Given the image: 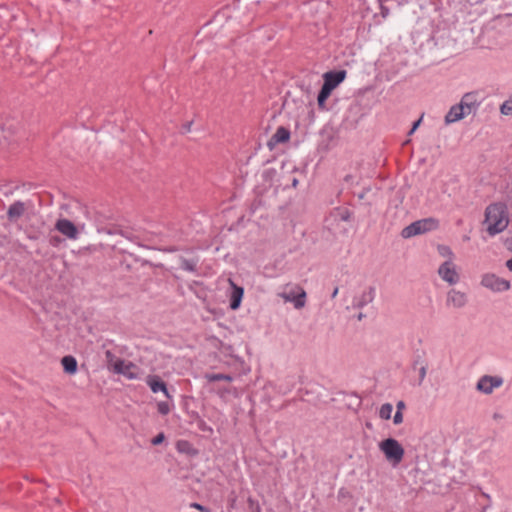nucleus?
<instances>
[{
  "label": "nucleus",
  "instance_id": "6e6552de",
  "mask_svg": "<svg viewBox=\"0 0 512 512\" xmlns=\"http://www.w3.org/2000/svg\"><path fill=\"white\" fill-rule=\"evenodd\" d=\"M468 304L466 292L451 288L446 293L445 305L451 309H463Z\"/></svg>",
  "mask_w": 512,
  "mask_h": 512
},
{
  "label": "nucleus",
  "instance_id": "bb28decb",
  "mask_svg": "<svg viewBox=\"0 0 512 512\" xmlns=\"http://www.w3.org/2000/svg\"><path fill=\"white\" fill-rule=\"evenodd\" d=\"M157 409L160 414L167 415L170 412V405L167 402H159Z\"/></svg>",
  "mask_w": 512,
  "mask_h": 512
},
{
  "label": "nucleus",
  "instance_id": "4be33fe9",
  "mask_svg": "<svg viewBox=\"0 0 512 512\" xmlns=\"http://www.w3.org/2000/svg\"><path fill=\"white\" fill-rule=\"evenodd\" d=\"M205 378L207 379V381L209 382H216V381H227V382H231L232 381V377L230 375H227V374H222V373H217V374H206L205 375Z\"/></svg>",
  "mask_w": 512,
  "mask_h": 512
},
{
  "label": "nucleus",
  "instance_id": "0eeeda50",
  "mask_svg": "<svg viewBox=\"0 0 512 512\" xmlns=\"http://www.w3.org/2000/svg\"><path fill=\"white\" fill-rule=\"evenodd\" d=\"M279 296L285 302L293 303L296 309H301L306 304V292L302 287L298 285L290 287L288 291L280 293Z\"/></svg>",
  "mask_w": 512,
  "mask_h": 512
},
{
  "label": "nucleus",
  "instance_id": "4468645a",
  "mask_svg": "<svg viewBox=\"0 0 512 512\" xmlns=\"http://www.w3.org/2000/svg\"><path fill=\"white\" fill-rule=\"evenodd\" d=\"M146 383L153 393L163 392L167 398H171L166 384L158 376H148Z\"/></svg>",
  "mask_w": 512,
  "mask_h": 512
},
{
  "label": "nucleus",
  "instance_id": "6ab92c4d",
  "mask_svg": "<svg viewBox=\"0 0 512 512\" xmlns=\"http://www.w3.org/2000/svg\"><path fill=\"white\" fill-rule=\"evenodd\" d=\"M63 369L68 374H75L77 372V361L73 356H64L61 360Z\"/></svg>",
  "mask_w": 512,
  "mask_h": 512
},
{
  "label": "nucleus",
  "instance_id": "393cba45",
  "mask_svg": "<svg viewBox=\"0 0 512 512\" xmlns=\"http://www.w3.org/2000/svg\"><path fill=\"white\" fill-rule=\"evenodd\" d=\"M331 92L332 91H330L327 88L322 86V88L318 94V97H317V102H318V105L320 108L324 107L325 102H326L327 98L330 96Z\"/></svg>",
  "mask_w": 512,
  "mask_h": 512
},
{
  "label": "nucleus",
  "instance_id": "412c9836",
  "mask_svg": "<svg viewBox=\"0 0 512 512\" xmlns=\"http://www.w3.org/2000/svg\"><path fill=\"white\" fill-rule=\"evenodd\" d=\"M106 364L107 368L112 372L115 370V365H118V362H121L122 359L115 356L110 350L105 352Z\"/></svg>",
  "mask_w": 512,
  "mask_h": 512
},
{
  "label": "nucleus",
  "instance_id": "ea45409f",
  "mask_svg": "<svg viewBox=\"0 0 512 512\" xmlns=\"http://www.w3.org/2000/svg\"><path fill=\"white\" fill-rule=\"evenodd\" d=\"M292 184H293V186L295 187V186L298 184L297 179H294Z\"/></svg>",
  "mask_w": 512,
  "mask_h": 512
},
{
  "label": "nucleus",
  "instance_id": "b1692460",
  "mask_svg": "<svg viewBox=\"0 0 512 512\" xmlns=\"http://www.w3.org/2000/svg\"><path fill=\"white\" fill-rule=\"evenodd\" d=\"M500 113L505 116L512 115V94L501 104Z\"/></svg>",
  "mask_w": 512,
  "mask_h": 512
},
{
  "label": "nucleus",
  "instance_id": "58836bf2",
  "mask_svg": "<svg viewBox=\"0 0 512 512\" xmlns=\"http://www.w3.org/2000/svg\"><path fill=\"white\" fill-rule=\"evenodd\" d=\"M363 317H364V315H363L362 313H359V315L357 316V318H358L359 320H361Z\"/></svg>",
  "mask_w": 512,
  "mask_h": 512
},
{
  "label": "nucleus",
  "instance_id": "7c9ffc66",
  "mask_svg": "<svg viewBox=\"0 0 512 512\" xmlns=\"http://www.w3.org/2000/svg\"><path fill=\"white\" fill-rule=\"evenodd\" d=\"M420 122H421V119L417 120L416 122H414L411 130L409 131V134H413L415 132V130L418 128V126L420 125Z\"/></svg>",
  "mask_w": 512,
  "mask_h": 512
},
{
  "label": "nucleus",
  "instance_id": "e433bc0d",
  "mask_svg": "<svg viewBox=\"0 0 512 512\" xmlns=\"http://www.w3.org/2000/svg\"><path fill=\"white\" fill-rule=\"evenodd\" d=\"M59 241H60V239H59V238H57V237H55V238H52V239H51V243H52L53 245H56Z\"/></svg>",
  "mask_w": 512,
  "mask_h": 512
},
{
  "label": "nucleus",
  "instance_id": "473e14b6",
  "mask_svg": "<svg viewBox=\"0 0 512 512\" xmlns=\"http://www.w3.org/2000/svg\"><path fill=\"white\" fill-rule=\"evenodd\" d=\"M396 407H397V411L402 412V410L405 408V403H404L403 401H399V402L397 403V406H396Z\"/></svg>",
  "mask_w": 512,
  "mask_h": 512
},
{
  "label": "nucleus",
  "instance_id": "39448f33",
  "mask_svg": "<svg viewBox=\"0 0 512 512\" xmlns=\"http://www.w3.org/2000/svg\"><path fill=\"white\" fill-rule=\"evenodd\" d=\"M480 284L482 287L494 293L505 292L511 288L510 281L501 278L494 273H484L481 276Z\"/></svg>",
  "mask_w": 512,
  "mask_h": 512
},
{
  "label": "nucleus",
  "instance_id": "5701e85b",
  "mask_svg": "<svg viewBox=\"0 0 512 512\" xmlns=\"http://www.w3.org/2000/svg\"><path fill=\"white\" fill-rule=\"evenodd\" d=\"M393 412V406L390 403L383 404L379 409V417L384 420H389Z\"/></svg>",
  "mask_w": 512,
  "mask_h": 512
},
{
  "label": "nucleus",
  "instance_id": "9b49d317",
  "mask_svg": "<svg viewBox=\"0 0 512 512\" xmlns=\"http://www.w3.org/2000/svg\"><path fill=\"white\" fill-rule=\"evenodd\" d=\"M323 87L333 91L346 77V71H330L324 74Z\"/></svg>",
  "mask_w": 512,
  "mask_h": 512
},
{
  "label": "nucleus",
  "instance_id": "dca6fc26",
  "mask_svg": "<svg viewBox=\"0 0 512 512\" xmlns=\"http://www.w3.org/2000/svg\"><path fill=\"white\" fill-rule=\"evenodd\" d=\"M25 204L21 201H16L11 204L7 210V217L10 221H17L25 212Z\"/></svg>",
  "mask_w": 512,
  "mask_h": 512
},
{
  "label": "nucleus",
  "instance_id": "f8f14e48",
  "mask_svg": "<svg viewBox=\"0 0 512 512\" xmlns=\"http://www.w3.org/2000/svg\"><path fill=\"white\" fill-rule=\"evenodd\" d=\"M375 297V289L373 287H368L362 290L359 294H357L352 301V306L354 308H363L374 300Z\"/></svg>",
  "mask_w": 512,
  "mask_h": 512
},
{
  "label": "nucleus",
  "instance_id": "cd10ccee",
  "mask_svg": "<svg viewBox=\"0 0 512 512\" xmlns=\"http://www.w3.org/2000/svg\"><path fill=\"white\" fill-rule=\"evenodd\" d=\"M393 422L396 425L401 424L403 422V414H402V412L396 411V413L394 414V417H393Z\"/></svg>",
  "mask_w": 512,
  "mask_h": 512
},
{
  "label": "nucleus",
  "instance_id": "72a5a7b5",
  "mask_svg": "<svg viewBox=\"0 0 512 512\" xmlns=\"http://www.w3.org/2000/svg\"><path fill=\"white\" fill-rule=\"evenodd\" d=\"M191 124H192L191 122H188V123H186V124L183 126V128H184V132H189V131H190V129H191Z\"/></svg>",
  "mask_w": 512,
  "mask_h": 512
},
{
  "label": "nucleus",
  "instance_id": "c85d7f7f",
  "mask_svg": "<svg viewBox=\"0 0 512 512\" xmlns=\"http://www.w3.org/2000/svg\"><path fill=\"white\" fill-rule=\"evenodd\" d=\"M165 439V436L163 433H159L156 437H154L151 441L153 445H159L161 444Z\"/></svg>",
  "mask_w": 512,
  "mask_h": 512
},
{
  "label": "nucleus",
  "instance_id": "1a4fd4ad",
  "mask_svg": "<svg viewBox=\"0 0 512 512\" xmlns=\"http://www.w3.org/2000/svg\"><path fill=\"white\" fill-rule=\"evenodd\" d=\"M503 378L500 376L484 375L479 378L476 389L486 395L493 393V391L503 385Z\"/></svg>",
  "mask_w": 512,
  "mask_h": 512
},
{
  "label": "nucleus",
  "instance_id": "c756f323",
  "mask_svg": "<svg viewBox=\"0 0 512 512\" xmlns=\"http://www.w3.org/2000/svg\"><path fill=\"white\" fill-rule=\"evenodd\" d=\"M504 414L499 412V411H495L493 414H492V419L495 421V422H501L503 419H504Z\"/></svg>",
  "mask_w": 512,
  "mask_h": 512
},
{
  "label": "nucleus",
  "instance_id": "ddd939ff",
  "mask_svg": "<svg viewBox=\"0 0 512 512\" xmlns=\"http://www.w3.org/2000/svg\"><path fill=\"white\" fill-rule=\"evenodd\" d=\"M459 105L462 106L463 110H465L466 114L469 115L479 105V103L477 101V94L473 93V92L464 94Z\"/></svg>",
  "mask_w": 512,
  "mask_h": 512
},
{
  "label": "nucleus",
  "instance_id": "c9c22d12",
  "mask_svg": "<svg viewBox=\"0 0 512 512\" xmlns=\"http://www.w3.org/2000/svg\"><path fill=\"white\" fill-rule=\"evenodd\" d=\"M338 291H339L338 287H336V288L333 290L332 295H331V298H332V299H334V298L337 296Z\"/></svg>",
  "mask_w": 512,
  "mask_h": 512
},
{
  "label": "nucleus",
  "instance_id": "a211bd4d",
  "mask_svg": "<svg viewBox=\"0 0 512 512\" xmlns=\"http://www.w3.org/2000/svg\"><path fill=\"white\" fill-rule=\"evenodd\" d=\"M290 139V132L285 127H279L268 142L270 147L279 143H285Z\"/></svg>",
  "mask_w": 512,
  "mask_h": 512
},
{
  "label": "nucleus",
  "instance_id": "7ed1b4c3",
  "mask_svg": "<svg viewBox=\"0 0 512 512\" xmlns=\"http://www.w3.org/2000/svg\"><path fill=\"white\" fill-rule=\"evenodd\" d=\"M439 221L436 218L429 217L414 221L410 225L403 228L401 231V236L405 239L425 234L427 232L434 231L438 229Z\"/></svg>",
  "mask_w": 512,
  "mask_h": 512
},
{
  "label": "nucleus",
  "instance_id": "f03ea898",
  "mask_svg": "<svg viewBox=\"0 0 512 512\" xmlns=\"http://www.w3.org/2000/svg\"><path fill=\"white\" fill-rule=\"evenodd\" d=\"M378 447L393 467H397L403 461L405 450L396 439H384L379 442Z\"/></svg>",
  "mask_w": 512,
  "mask_h": 512
},
{
  "label": "nucleus",
  "instance_id": "a878e982",
  "mask_svg": "<svg viewBox=\"0 0 512 512\" xmlns=\"http://www.w3.org/2000/svg\"><path fill=\"white\" fill-rule=\"evenodd\" d=\"M197 261L189 260V259H181L180 267L181 269L194 272L196 270Z\"/></svg>",
  "mask_w": 512,
  "mask_h": 512
},
{
  "label": "nucleus",
  "instance_id": "2f4dec72",
  "mask_svg": "<svg viewBox=\"0 0 512 512\" xmlns=\"http://www.w3.org/2000/svg\"><path fill=\"white\" fill-rule=\"evenodd\" d=\"M426 376V368L423 366L420 368V371H419V377H420V380H424Z\"/></svg>",
  "mask_w": 512,
  "mask_h": 512
},
{
  "label": "nucleus",
  "instance_id": "f3484780",
  "mask_svg": "<svg viewBox=\"0 0 512 512\" xmlns=\"http://www.w3.org/2000/svg\"><path fill=\"white\" fill-rule=\"evenodd\" d=\"M230 284L232 286V292L230 295V308L232 310H236L239 308V306L241 304L244 290H243V288L235 285L231 280H230Z\"/></svg>",
  "mask_w": 512,
  "mask_h": 512
},
{
  "label": "nucleus",
  "instance_id": "9d476101",
  "mask_svg": "<svg viewBox=\"0 0 512 512\" xmlns=\"http://www.w3.org/2000/svg\"><path fill=\"white\" fill-rule=\"evenodd\" d=\"M113 373L123 375L129 380L139 379L142 375L141 369L137 365L123 359L118 362V365H115Z\"/></svg>",
  "mask_w": 512,
  "mask_h": 512
},
{
  "label": "nucleus",
  "instance_id": "aec40b11",
  "mask_svg": "<svg viewBox=\"0 0 512 512\" xmlns=\"http://www.w3.org/2000/svg\"><path fill=\"white\" fill-rule=\"evenodd\" d=\"M437 252L440 257H442L443 261H455L456 255L453 252V250L448 246L444 244L437 245Z\"/></svg>",
  "mask_w": 512,
  "mask_h": 512
},
{
  "label": "nucleus",
  "instance_id": "f704fd0d",
  "mask_svg": "<svg viewBox=\"0 0 512 512\" xmlns=\"http://www.w3.org/2000/svg\"><path fill=\"white\" fill-rule=\"evenodd\" d=\"M506 267H507L510 271H512V258H511V259H509V260L506 262Z\"/></svg>",
  "mask_w": 512,
  "mask_h": 512
},
{
  "label": "nucleus",
  "instance_id": "f257e3e1",
  "mask_svg": "<svg viewBox=\"0 0 512 512\" xmlns=\"http://www.w3.org/2000/svg\"><path fill=\"white\" fill-rule=\"evenodd\" d=\"M509 212L505 203L495 202L485 209L483 225L489 236L503 232L509 225Z\"/></svg>",
  "mask_w": 512,
  "mask_h": 512
},
{
  "label": "nucleus",
  "instance_id": "20e7f679",
  "mask_svg": "<svg viewBox=\"0 0 512 512\" xmlns=\"http://www.w3.org/2000/svg\"><path fill=\"white\" fill-rule=\"evenodd\" d=\"M438 277L447 285L455 286L461 280L460 268L455 261H443L437 269Z\"/></svg>",
  "mask_w": 512,
  "mask_h": 512
},
{
  "label": "nucleus",
  "instance_id": "4c0bfd02",
  "mask_svg": "<svg viewBox=\"0 0 512 512\" xmlns=\"http://www.w3.org/2000/svg\"><path fill=\"white\" fill-rule=\"evenodd\" d=\"M193 507H195L196 509H199V510H202V509H203V508H202V506H201V505H199V504H194V505H193Z\"/></svg>",
  "mask_w": 512,
  "mask_h": 512
},
{
  "label": "nucleus",
  "instance_id": "2eb2a0df",
  "mask_svg": "<svg viewBox=\"0 0 512 512\" xmlns=\"http://www.w3.org/2000/svg\"><path fill=\"white\" fill-rule=\"evenodd\" d=\"M465 116H467L465 110H463V107L459 104H456L452 106L449 111L447 112L445 116V123L451 124L454 122H457L461 119H463Z\"/></svg>",
  "mask_w": 512,
  "mask_h": 512
},
{
  "label": "nucleus",
  "instance_id": "423d86ee",
  "mask_svg": "<svg viewBox=\"0 0 512 512\" xmlns=\"http://www.w3.org/2000/svg\"><path fill=\"white\" fill-rule=\"evenodd\" d=\"M55 229L66 238L76 240L79 233L85 230V224L75 225L66 218H60L55 223Z\"/></svg>",
  "mask_w": 512,
  "mask_h": 512
}]
</instances>
